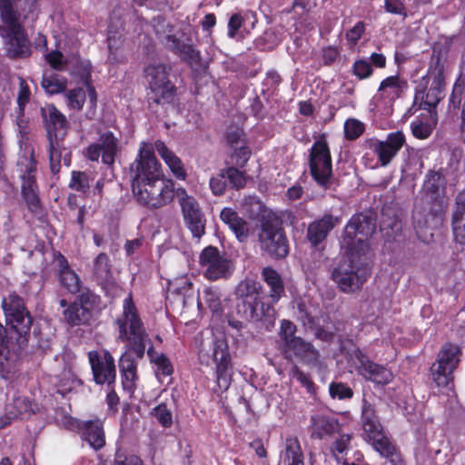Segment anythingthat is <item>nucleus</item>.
Listing matches in <instances>:
<instances>
[{"mask_svg":"<svg viewBox=\"0 0 465 465\" xmlns=\"http://www.w3.org/2000/svg\"><path fill=\"white\" fill-rule=\"evenodd\" d=\"M408 89V82L398 75H391L381 81L374 96L376 103L390 106L402 96Z\"/></svg>","mask_w":465,"mask_h":465,"instance_id":"nucleus-21","label":"nucleus"},{"mask_svg":"<svg viewBox=\"0 0 465 465\" xmlns=\"http://www.w3.org/2000/svg\"><path fill=\"white\" fill-rule=\"evenodd\" d=\"M376 230L371 216L357 214L347 223L341 241L345 257L332 272V280L347 293L359 290L371 273V252L367 240Z\"/></svg>","mask_w":465,"mask_h":465,"instance_id":"nucleus-1","label":"nucleus"},{"mask_svg":"<svg viewBox=\"0 0 465 465\" xmlns=\"http://www.w3.org/2000/svg\"><path fill=\"white\" fill-rule=\"evenodd\" d=\"M242 130L236 127L227 133V142L232 147H236L244 143L242 140Z\"/></svg>","mask_w":465,"mask_h":465,"instance_id":"nucleus-62","label":"nucleus"},{"mask_svg":"<svg viewBox=\"0 0 465 465\" xmlns=\"http://www.w3.org/2000/svg\"><path fill=\"white\" fill-rule=\"evenodd\" d=\"M64 319L70 326L87 324L92 313L81 306L77 302H73L64 311Z\"/></svg>","mask_w":465,"mask_h":465,"instance_id":"nucleus-36","label":"nucleus"},{"mask_svg":"<svg viewBox=\"0 0 465 465\" xmlns=\"http://www.w3.org/2000/svg\"><path fill=\"white\" fill-rule=\"evenodd\" d=\"M437 124L436 113H426L411 123V132L419 139H426L432 133L433 127Z\"/></svg>","mask_w":465,"mask_h":465,"instance_id":"nucleus-34","label":"nucleus"},{"mask_svg":"<svg viewBox=\"0 0 465 465\" xmlns=\"http://www.w3.org/2000/svg\"><path fill=\"white\" fill-rule=\"evenodd\" d=\"M185 223L193 237L200 239L205 232V219L204 215L200 214L197 216L184 219Z\"/></svg>","mask_w":465,"mask_h":465,"instance_id":"nucleus-46","label":"nucleus"},{"mask_svg":"<svg viewBox=\"0 0 465 465\" xmlns=\"http://www.w3.org/2000/svg\"><path fill=\"white\" fill-rule=\"evenodd\" d=\"M203 299L213 312H219L221 310V302L214 291L205 289L203 292Z\"/></svg>","mask_w":465,"mask_h":465,"instance_id":"nucleus-58","label":"nucleus"},{"mask_svg":"<svg viewBox=\"0 0 465 465\" xmlns=\"http://www.w3.org/2000/svg\"><path fill=\"white\" fill-rule=\"evenodd\" d=\"M144 77L151 91V99L156 104H169L176 88L169 79L170 67L163 63H152L144 70Z\"/></svg>","mask_w":465,"mask_h":465,"instance_id":"nucleus-9","label":"nucleus"},{"mask_svg":"<svg viewBox=\"0 0 465 465\" xmlns=\"http://www.w3.org/2000/svg\"><path fill=\"white\" fill-rule=\"evenodd\" d=\"M280 460L282 465H304L303 451L297 438L286 439Z\"/></svg>","mask_w":465,"mask_h":465,"instance_id":"nucleus-28","label":"nucleus"},{"mask_svg":"<svg viewBox=\"0 0 465 465\" xmlns=\"http://www.w3.org/2000/svg\"><path fill=\"white\" fill-rule=\"evenodd\" d=\"M89 177L84 172L73 171L71 173V181L69 187L72 190L85 193L89 189Z\"/></svg>","mask_w":465,"mask_h":465,"instance_id":"nucleus-45","label":"nucleus"},{"mask_svg":"<svg viewBox=\"0 0 465 465\" xmlns=\"http://www.w3.org/2000/svg\"><path fill=\"white\" fill-rule=\"evenodd\" d=\"M221 220L226 223L233 232L240 242L247 240L249 228L247 223L238 216V214L230 208H224L220 214Z\"/></svg>","mask_w":465,"mask_h":465,"instance_id":"nucleus-29","label":"nucleus"},{"mask_svg":"<svg viewBox=\"0 0 465 465\" xmlns=\"http://www.w3.org/2000/svg\"><path fill=\"white\" fill-rule=\"evenodd\" d=\"M119 339L127 341L130 350L142 358L145 351L147 334L137 314L131 294L124 300L123 315L117 319Z\"/></svg>","mask_w":465,"mask_h":465,"instance_id":"nucleus-5","label":"nucleus"},{"mask_svg":"<svg viewBox=\"0 0 465 465\" xmlns=\"http://www.w3.org/2000/svg\"><path fill=\"white\" fill-rule=\"evenodd\" d=\"M23 195L28 208L32 212H36L39 208V197L30 173L27 178L24 176Z\"/></svg>","mask_w":465,"mask_h":465,"instance_id":"nucleus-40","label":"nucleus"},{"mask_svg":"<svg viewBox=\"0 0 465 465\" xmlns=\"http://www.w3.org/2000/svg\"><path fill=\"white\" fill-rule=\"evenodd\" d=\"M152 361L156 365L155 373L160 379L161 376L167 377L172 374L173 367L170 361L163 355L152 356Z\"/></svg>","mask_w":465,"mask_h":465,"instance_id":"nucleus-49","label":"nucleus"},{"mask_svg":"<svg viewBox=\"0 0 465 465\" xmlns=\"http://www.w3.org/2000/svg\"><path fill=\"white\" fill-rule=\"evenodd\" d=\"M224 178L225 174L222 170L220 174L210 179V188L214 195H223L224 193L226 188Z\"/></svg>","mask_w":465,"mask_h":465,"instance_id":"nucleus-56","label":"nucleus"},{"mask_svg":"<svg viewBox=\"0 0 465 465\" xmlns=\"http://www.w3.org/2000/svg\"><path fill=\"white\" fill-rule=\"evenodd\" d=\"M67 105L71 109L81 110L86 99V92L83 88H75L65 94Z\"/></svg>","mask_w":465,"mask_h":465,"instance_id":"nucleus-43","label":"nucleus"},{"mask_svg":"<svg viewBox=\"0 0 465 465\" xmlns=\"http://www.w3.org/2000/svg\"><path fill=\"white\" fill-rule=\"evenodd\" d=\"M97 299L98 297L94 293L90 291H84L78 296V300L76 302L79 306L87 309V311L91 312L97 302Z\"/></svg>","mask_w":465,"mask_h":465,"instance_id":"nucleus-55","label":"nucleus"},{"mask_svg":"<svg viewBox=\"0 0 465 465\" xmlns=\"http://www.w3.org/2000/svg\"><path fill=\"white\" fill-rule=\"evenodd\" d=\"M2 308L7 324L19 335V345H24L27 341L25 335L31 329L33 319L23 299L15 293H10L3 299Z\"/></svg>","mask_w":465,"mask_h":465,"instance_id":"nucleus-11","label":"nucleus"},{"mask_svg":"<svg viewBox=\"0 0 465 465\" xmlns=\"http://www.w3.org/2000/svg\"><path fill=\"white\" fill-rule=\"evenodd\" d=\"M351 440V434H341L339 438L334 441L332 451L336 458L339 460L340 455H343L348 450Z\"/></svg>","mask_w":465,"mask_h":465,"instance_id":"nucleus-53","label":"nucleus"},{"mask_svg":"<svg viewBox=\"0 0 465 465\" xmlns=\"http://www.w3.org/2000/svg\"><path fill=\"white\" fill-rule=\"evenodd\" d=\"M212 357L215 363L217 385L221 391H225L231 385L232 371L228 345L224 339L214 341Z\"/></svg>","mask_w":465,"mask_h":465,"instance_id":"nucleus-17","label":"nucleus"},{"mask_svg":"<svg viewBox=\"0 0 465 465\" xmlns=\"http://www.w3.org/2000/svg\"><path fill=\"white\" fill-rule=\"evenodd\" d=\"M350 361L359 375L375 384L386 385L393 380L389 369L373 362L358 349L351 351Z\"/></svg>","mask_w":465,"mask_h":465,"instance_id":"nucleus-15","label":"nucleus"},{"mask_svg":"<svg viewBox=\"0 0 465 465\" xmlns=\"http://www.w3.org/2000/svg\"><path fill=\"white\" fill-rule=\"evenodd\" d=\"M223 172L233 188L241 189L245 186L246 179L244 173L239 171L237 168L229 167L223 170Z\"/></svg>","mask_w":465,"mask_h":465,"instance_id":"nucleus-48","label":"nucleus"},{"mask_svg":"<svg viewBox=\"0 0 465 465\" xmlns=\"http://www.w3.org/2000/svg\"><path fill=\"white\" fill-rule=\"evenodd\" d=\"M93 272L97 279L107 280L111 273V265L109 256L104 253H99L93 262Z\"/></svg>","mask_w":465,"mask_h":465,"instance_id":"nucleus-41","label":"nucleus"},{"mask_svg":"<svg viewBox=\"0 0 465 465\" xmlns=\"http://www.w3.org/2000/svg\"><path fill=\"white\" fill-rule=\"evenodd\" d=\"M154 146L155 150L168 165L173 174L177 179L184 180L186 178V172L181 159L169 150L162 141H156Z\"/></svg>","mask_w":465,"mask_h":465,"instance_id":"nucleus-31","label":"nucleus"},{"mask_svg":"<svg viewBox=\"0 0 465 465\" xmlns=\"http://www.w3.org/2000/svg\"><path fill=\"white\" fill-rule=\"evenodd\" d=\"M114 465H143V462L135 455L126 456L124 453H116Z\"/></svg>","mask_w":465,"mask_h":465,"instance_id":"nucleus-61","label":"nucleus"},{"mask_svg":"<svg viewBox=\"0 0 465 465\" xmlns=\"http://www.w3.org/2000/svg\"><path fill=\"white\" fill-rule=\"evenodd\" d=\"M73 430L81 431L82 439L89 443V445L98 450L105 444V436L101 420H72L70 421Z\"/></svg>","mask_w":465,"mask_h":465,"instance_id":"nucleus-23","label":"nucleus"},{"mask_svg":"<svg viewBox=\"0 0 465 465\" xmlns=\"http://www.w3.org/2000/svg\"><path fill=\"white\" fill-rule=\"evenodd\" d=\"M312 435L322 438L331 435L339 430V423L333 415L330 413H317L312 416Z\"/></svg>","mask_w":465,"mask_h":465,"instance_id":"nucleus-27","label":"nucleus"},{"mask_svg":"<svg viewBox=\"0 0 465 465\" xmlns=\"http://www.w3.org/2000/svg\"><path fill=\"white\" fill-rule=\"evenodd\" d=\"M375 421H379V420L378 417L376 416L374 407L371 404L368 403L367 401H364L361 411L362 425Z\"/></svg>","mask_w":465,"mask_h":465,"instance_id":"nucleus-60","label":"nucleus"},{"mask_svg":"<svg viewBox=\"0 0 465 465\" xmlns=\"http://www.w3.org/2000/svg\"><path fill=\"white\" fill-rule=\"evenodd\" d=\"M300 318L302 323L312 330L316 339L323 341H330L334 337L335 328L326 315L318 317L312 311H308L303 303L298 304Z\"/></svg>","mask_w":465,"mask_h":465,"instance_id":"nucleus-19","label":"nucleus"},{"mask_svg":"<svg viewBox=\"0 0 465 465\" xmlns=\"http://www.w3.org/2000/svg\"><path fill=\"white\" fill-rule=\"evenodd\" d=\"M262 280L270 288L269 296L272 302H277L284 294V285L280 274L273 269L266 267L262 272Z\"/></svg>","mask_w":465,"mask_h":465,"instance_id":"nucleus-33","label":"nucleus"},{"mask_svg":"<svg viewBox=\"0 0 465 465\" xmlns=\"http://www.w3.org/2000/svg\"><path fill=\"white\" fill-rule=\"evenodd\" d=\"M339 217L331 214H325L321 219L312 223L307 230V237L312 245L316 246L322 242L329 232L339 223Z\"/></svg>","mask_w":465,"mask_h":465,"instance_id":"nucleus-26","label":"nucleus"},{"mask_svg":"<svg viewBox=\"0 0 465 465\" xmlns=\"http://www.w3.org/2000/svg\"><path fill=\"white\" fill-rule=\"evenodd\" d=\"M36 405L25 396H15L12 401L6 405L5 412L8 417L14 420L18 418H27L35 413Z\"/></svg>","mask_w":465,"mask_h":465,"instance_id":"nucleus-30","label":"nucleus"},{"mask_svg":"<svg viewBox=\"0 0 465 465\" xmlns=\"http://www.w3.org/2000/svg\"><path fill=\"white\" fill-rule=\"evenodd\" d=\"M296 325L289 320L281 322L279 336L284 356L287 360L297 359L309 367H316L320 363V352L310 341L296 336Z\"/></svg>","mask_w":465,"mask_h":465,"instance_id":"nucleus-6","label":"nucleus"},{"mask_svg":"<svg viewBox=\"0 0 465 465\" xmlns=\"http://www.w3.org/2000/svg\"><path fill=\"white\" fill-rule=\"evenodd\" d=\"M151 413L163 427L169 428L172 426L173 414L165 404L162 403L154 407Z\"/></svg>","mask_w":465,"mask_h":465,"instance_id":"nucleus-44","label":"nucleus"},{"mask_svg":"<svg viewBox=\"0 0 465 465\" xmlns=\"http://www.w3.org/2000/svg\"><path fill=\"white\" fill-rule=\"evenodd\" d=\"M41 84L47 94H56L66 89L67 81L56 74H45Z\"/></svg>","mask_w":465,"mask_h":465,"instance_id":"nucleus-39","label":"nucleus"},{"mask_svg":"<svg viewBox=\"0 0 465 465\" xmlns=\"http://www.w3.org/2000/svg\"><path fill=\"white\" fill-rule=\"evenodd\" d=\"M410 1L411 0H384V9L387 13L400 15L404 19L408 16L406 4Z\"/></svg>","mask_w":465,"mask_h":465,"instance_id":"nucleus-47","label":"nucleus"},{"mask_svg":"<svg viewBox=\"0 0 465 465\" xmlns=\"http://www.w3.org/2000/svg\"><path fill=\"white\" fill-rule=\"evenodd\" d=\"M118 151L117 139L111 132H107L100 136L98 143H92L87 147L85 155L89 160L95 162L102 155V162L112 165Z\"/></svg>","mask_w":465,"mask_h":465,"instance_id":"nucleus-20","label":"nucleus"},{"mask_svg":"<svg viewBox=\"0 0 465 465\" xmlns=\"http://www.w3.org/2000/svg\"><path fill=\"white\" fill-rule=\"evenodd\" d=\"M261 285L259 282L245 279L238 283L235 294L244 306L260 297Z\"/></svg>","mask_w":465,"mask_h":465,"instance_id":"nucleus-35","label":"nucleus"},{"mask_svg":"<svg viewBox=\"0 0 465 465\" xmlns=\"http://www.w3.org/2000/svg\"><path fill=\"white\" fill-rule=\"evenodd\" d=\"M94 379L98 384L111 385L114 382L116 371L114 361L108 351L98 352L92 351L88 353Z\"/></svg>","mask_w":465,"mask_h":465,"instance_id":"nucleus-18","label":"nucleus"},{"mask_svg":"<svg viewBox=\"0 0 465 465\" xmlns=\"http://www.w3.org/2000/svg\"><path fill=\"white\" fill-rule=\"evenodd\" d=\"M353 73L360 79H365L371 75L372 68L365 60H358L353 64Z\"/></svg>","mask_w":465,"mask_h":465,"instance_id":"nucleus-57","label":"nucleus"},{"mask_svg":"<svg viewBox=\"0 0 465 465\" xmlns=\"http://www.w3.org/2000/svg\"><path fill=\"white\" fill-rule=\"evenodd\" d=\"M50 66L55 70H61L64 65L63 54L59 51H53L45 55Z\"/></svg>","mask_w":465,"mask_h":465,"instance_id":"nucleus-63","label":"nucleus"},{"mask_svg":"<svg viewBox=\"0 0 465 465\" xmlns=\"http://www.w3.org/2000/svg\"><path fill=\"white\" fill-rule=\"evenodd\" d=\"M309 168L312 179L321 187L327 189L332 183V162L326 141H316L309 154Z\"/></svg>","mask_w":465,"mask_h":465,"instance_id":"nucleus-12","label":"nucleus"},{"mask_svg":"<svg viewBox=\"0 0 465 465\" xmlns=\"http://www.w3.org/2000/svg\"><path fill=\"white\" fill-rule=\"evenodd\" d=\"M364 32V24L358 22L346 35L349 42L356 44Z\"/></svg>","mask_w":465,"mask_h":465,"instance_id":"nucleus-64","label":"nucleus"},{"mask_svg":"<svg viewBox=\"0 0 465 465\" xmlns=\"http://www.w3.org/2000/svg\"><path fill=\"white\" fill-rule=\"evenodd\" d=\"M30 90L26 84V82L20 78L19 79V92L17 95V104H18V109H19V114L22 115L24 114V109L25 104L30 100Z\"/></svg>","mask_w":465,"mask_h":465,"instance_id":"nucleus-52","label":"nucleus"},{"mask_svg":"<svg viewBox=\"0 0 465 465\" xmlns=\"http://www.w3.org/2000/svg\"><path fill=\"white\" fill-rule=\"evenodd\" d=\"M329 391L331 396L338 400L351 399L353 395L352 390L341 382H331Z\"/></svg>","mask_w":465,"mask_h":465,"instance_id":"nucleus-50","label":"nucleus"},{"mask_svg":"<svg viewBox=\"0 0 465 465\" xmlns=\"http://www.w3.org/2000/svg\"><path fill=\"white\" fill-rule=\"evenodd\" d=\"M451 231L454 242L465 246V190L456 196L451 213Z\"/></svg>","mask_w":465,"mask_h":465,"instance_id":"nucleus-24","label":"nucleus"},{"mask_svg":"<svg viewBox=\"0 0 465 465\" xmlns=\"http://www.w3.org/2000/svg\"><path fill=\"white\" fill-rule=\"evenodd\" d=\"M344 135L347 140L359 138L365 131V124L355 118H350L344 123Z\"/></svg>","mask_w":465,"mask_h":465,"instance_id":"nucleus-42","label":"nucleus"},{"mask_svg":"<svg viewBox=\"0 0 465 465\" xmlns=\"http://www.w3.org/2000/svg\"><path fill=\"white\" fill-rule=\"evenodd\" d=\"M290 377L299 381L302 386L307 389L308 391H312L313 386L312 380L296 363L292 365Z\"/></svg>","mask_w":465,"mask_h":465,"instance_id":"nucleus-51","label":"nucleus"},{"mask_svg":"<svg viewBox=\"0 0 465 465\" xmlns=\"http://www.w3.org/2000/svg\"><path fill=\"white\" fill-rule=\"evenodd\" d=\"M406 143V138L401 131L390 133L385 140L375 137L364 141V147L377 155L379 164L388 166L400 150Z\"/></svg>","mask_w":465,"mask_h":465,"instance_id":"nucleus-14","label":"nucleus"},{"mask_svg":"<svg viewBox=\"0 0 465 465\" xmlns=\"http://www.w3.org/2000/svg\"><path fill=\"white\" fill-rule=\"evenodd\" d=\"M464 86H465V54H463L462 62L460 64V77H459L458 82L454 85L453 92H452L451 98H450L451 102L454 104L456 103L457 98H458L457 103L460 104V99L458 96H460L461 94L462 87H464Z\"/></svg>","mask_w":465,"mask_h":465,"instance_id":"nucleus-54","label":"nucleus"},{"mask_svg":"<svg viewBox=\"0 0 465 465\" xmlns=\"http://www.w3.org/2000/svg\"><path fill=\"white\" fill-rule=\"evenodd\" d=\"M177 195L184 219L203 214L198 202L194 197L189 195L184 189H178Z\"/></svg>","mask_w":465,"mask_h":465,"instance_id":"nucleus-37","label":"nucleus"},{"mask_svg":"<svg viewBox=\"0 0 465 465\" xmlns=\"http://www.w3.org/2000/svg\"><path fill=\"white\" fill-rule=\"evenodd\" d=\"M0 36L10 57L23 56L27 53V41L19 22V14L13 8L12 0H0Z\"/></svg>","mask_w":465,"mask_h":465,"instance_id":"nucleus-4","label":"nucleus"},{"mask_svg":"<svg viewBox=\"0 0 465 465\" xmlns=\"http://www.w3.org/2000/svg\"><path fill=\"white\" fill-rule=\"evenodd\" d=\"M261 249L274 258H284L289 245L283 229L278 220H266L259 233Z\"/></svg>","mask_w":465,"mask_h":465,"instance_id":"nucleus-13","label":"nucleus"},{"mask_svg":"<svg viewBox=\"0 0 465 465\" xmlns=\"http://www.w3.org/2000/svg\"><path fill=\"white\" fill-rule=\"evenodd\" d=\"M247 307L243 312L246 319L252 322H264L267 329L274 325L276 319L274 308L262 302L260 297L247 304Z\"/></svg>","mask_w":465,"mask_h":465,"instance_id":"nucleus-25","label":"nucleus"},{"mask_svg":"<svg viewBox=\"0 0 465 465\" xmlns=\"http://www.w3.org/2000/svg\"><path fill=\"white\" fill-rule=\"evenodd\" d=\"M171 43L170 47L180 55L183 60L193 62L199 58V54L191 44L184 43L177 39L174 35L167 37Z\"/></svg>","mask_w":465,"mask_h":465,"instance_id":"nucleus-38","label":"nucleus"},{"mask_svg":"<svg viewBox=\"0 0 465 465\" xmlns=\"http://www.w3.org/2000/svg\"><path fill=\"white\" fill-rule=\"evenodd\" d=\"M460 353L457 344L446 343L442 346L436 362L430 368L432 380L438 387L452 390L453 371L459 365Z\"/></svg>","mask_w":465,"mask_h":465,"instance_id":"nucleus-10","label":"nucleus"},{"mask_svg":"<svg viewBox=\"0 0 465 465\" xmlns=\"http://www.w3.org/2000/svg\"><path fill=\"white\" fill-rule=\"evenodd\" d=\"M445 62V54L434 48L427 74L423 77L429 88L427 91H417L412 108L417 106L418 109L425 110L427 113H436L435 108L442 98L445 85L443 75Z\"/></svg>","mask_w":465,"mask_h":465,"instance_id":"nucleus-3","label":"nucleus"},{"mask_svg":"<svg viewBox=\"0 0 465 465\" xmlns=\"http://www.w3.org/2000/svg\"><path fill=\"white\" fill-rule=\"evenodd\" d=\"M200 264L204 268V275L211 281L228 278L232 272L231 262L221 255L216 247L208 246L200 254Z\"/></svg>","mask_w":465,"mask_h":465,"instance_id":"nucleus-16","label":"nucleus"},{"mask_svg":"<svg viewBox=\"0 0 465 465\" xmlns=\"http://www.w3.org/2000/svg\"><path fill=\"white\" fill-rule=\"evenodd\" d=\"M234 148V158L235 163L238 166L243 167L247 161L249 160V157L251 155V152L248 149V147L244 146V143Z\"/></svg>","mask_w":465,"mask_h":465,"instance_id":"nucleus-59","label":"nucleus"},{"mask_svg":"<svg viewBox=\"0 0 465 465\" xmlns=\"http://www.w3.org/2000/svg\"><path fill=\"white\" fill-rule=\"evenodd\" d=\"M56 262L59 267L61 284L71 293L78 292L81 287V281L78 275L69 267L65 257L59 254Z\"/></svg>","mask_w":465,"mask_h":465,"instance_id":"nucleus-32","label":"nucleus"},{"mask_svg":"<svg viewBox=\"0 0 465 465\" xmlns=\"http://www.w3.org/2000/svg\"><path fill=\"white\" fill-rule=\"evenodd\" d=\"M364 439L372 445L374 450L381 456L392 458L395 454V447L390 439L384 434L380 421L362 425Z\"/></svg>","mask_w":465,"mask_h":465,"instance_id":"nucleus-22","label":"nucleus"},{"mask_svg":"<svg viewBox=\"0 0 465 465\" xmlns=\"http://www.w3.org/2000/svg\"><path fill=\"white\" fill-rule=\"evenodd\" d=\"M41 115L48 135L50 167L52 173H55L60 170L61 159L58 136L65 134L68 122L66 117L51 104L41 108Z\"/></svg>","mask_w":465,"mask_h":465,"instance_id":"nucleus-7","label":"nucleus"},{"mask_svg":"<svg viewBox=\"0 0 465 465\" xmlns=\"http://www.w3.org/2000/svg\"><path fill=\"white\" fill-rule=\"evenodd\" d=\"M130 176L133 194L139 204L159 209L174 199V183L164 177L150 143H141L138 155L130 166Z\"/></svg>","mask_w":465,"mask_h":465,"instance_id":"nucleus-2","label":"nucleus"},{"mask_svg":"<svg viewBox=\"0 0 465 465\" xmlns=\"http://www.w3.org/2000/svg\"><path fill=\"white\" fill-rule=\"evenodd\" d=\"M447 202L443 197L436 198L426 206H416L413 213V226L418 236L423 242L432 238L431 230L440 226L445 213Z\"/></svg>","mask_w":465,"mask_h":465,"instance_id":"nucleus-8","label":"nucleus"}]
</instances>
